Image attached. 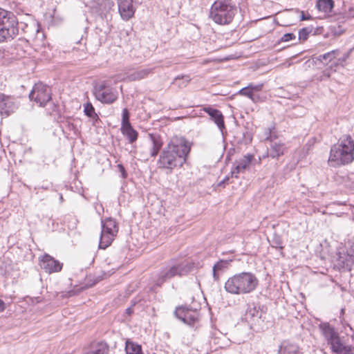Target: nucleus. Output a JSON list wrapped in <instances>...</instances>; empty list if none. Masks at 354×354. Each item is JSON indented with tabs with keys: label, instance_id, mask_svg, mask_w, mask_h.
<instances>
[{
	"label": "nucleus",
	"instance_id": "obj_1",
	"mask_svg": "<svg viewBox=\"0 0 354 354\" xmlns=\"http://www.w3.org/2000/svg\"><path fill=\"white\" fill-rule=\"evenodd\" d=\"M191 151V144L183 137H172L159 155L157 165L159 169L172 172L187 162Z\"/></svg>",
	"mask_w": 354,
	"mask_h": 354
},
{
	"label": "nucleus",
	"instance_id": "obj_2",
	"mask_svg": "<svg viewBox=\"0 0 354 354\" xmlns=\"http://www.w3.org/2000/svg\"><path fill=\"white\" fill-rule=\"evenodd\" d=\"M354 160V140L350 135H343L337 144L330 148L328 164L337 167L351 163Z\"/></svg>",
	"mask_w": 354,
	"mask_h": 354
},
{
	"label": "nucleus",
	"instance_id": "obj_3",
	"mask_svg": "<svg viewBox=\"0 0 354 354\" xmlns=\"http://www.w3.org/2000/svg\"><path fill=\"white\" fill-rule=\"evenodd\" d=\"M259 284L254 274L243 272L230 277L225 283V290L232 295H244L254 291Z\"/></svg>",
	"mask_w": 354,
	"mask_h": 354
},
{
	"label": "nucleus",
	"instance_id": "obj_4",
	"mask_svg": "<svg viewBox=\"0 0 354 354\" xmlns=\"http://www.w3.org/2000/svg\"><path fill=\"white\" fill-rule=\"evenodd\" d=\"M19 33L17 17L13 12L0 8V43L12 41Z\"/></svg>",
	"mask_w": 354,
	"mask_h": 354
},
{
	"label": "nucleus",
	"instance_id": "obj_5",
	"mask_svg": "<svg viewBox=\"0 0 354 354\" xmlns=\"http://www.w3.org/2000/svg\"><path fill=\"white\" fill-rule=\"evenodd\" d=\"M236 14V8L228 0L216 1L210 9V18L219 25H228Z\"/></svg>",
	"mask_w": 354,
	"mask_h": 354
},
{
	"label": "nucleus",
	"instance_id": "obj_6",
	"mask_svg": "<svg viewBox=\"0 0 354 354\" xmlns=\"http://www.w3.org/2000/svg\"><path fill=\"white\" fill-rule=\"evenodd\" d=\"M194 263L189 261H182L178 263H171L165 267L159 272L155 279V283L160 286L162 283L175 277L187 275L193 270Z\"/></svg>",
	"mask_w": 354,
	"mask_h": 354
},
{
	"label": "nucleus",
	"instance_id": "obj_7",
	"mask_svg": "<svg viewBox=\"0 0 354 354\" xmlns=\"http://www.w3.org/2000/svg\"><path fill=\"white\" fill-rule=\"evenodd\" d=\"M93 95L96 100L107 104L113 103L118 97V91L111 86L110 81L108 80L95 84L93 87Z\"/></svg>",
	"mask_w": 354,
	"mask_h": 354
},
{
	"label": "nucleus",
	"instance_id": "obj_8",
	"mask_svg": "<svg viewBox=\"0 0 354 354\" xmlns=\"http://www.w3.org/2000/svg\"><path fill=\"white\" fill-rule=\"evenodd\" d=\"M118 225L116 221L111 218H107L102 221V231L100 238L99 248L106 249L108 248L118 232Z\"/></svg>",
	"mask_w": 354,
	"mask_h": 354
},
{
	"label": "nucleus",
	"instance_id": "obj_9",
	"mask_svg": "<svg viewBox=\"0 0 354 354\" xmlns=\"http://www.w3.org/2000/svg\"><path fill=\"white\" fill-rule=\"evenodd\" d=\"M319 328L328 344L330 345L332 351L337 354H344L345 348L335 328L328 322L321 323Z\"/></svg>",
	"mask_w": 354,
	"mask_h": 354
},
{
	"label": "nucleus",
	"instance_id": "obj_10",
	"mask_svg": "<svg viewBox=\"0 0 354 354\" xmlns=\"http://www.w3.org/2000/svg\"><path fill=\"white\" fill-rule=\"evenodd\" d=\"M51 89L49 86L42 83H37L33 86L29 97L39 106H44L51 100Z\"/></svg>",
	"mask_w": 354,
	"mask_h": 354
},
{
	"label": "nucleus",
	"instance_id": "obj_11",
	"mask_svg": "<svg viewBox=\"0 0 354 354\" xmlns=\"http://www.w3.org/2000/svg\"><path fill=\"white\" fill-rule=\"evenodd\" d=\"M174 315L177 318L189 326H192L198 322L199 317V313L196 309L185 306L176 308Z\"/></svg>",
	"mask_w": 354,
	"mask_h": 354
},
{
	"label": "nucleus",
	"instance_id": "obj_12",
	"mask_svg": "<svg viewBox=\"0 0 354 354\" xmlns=\"http://www.w3.org/2000/svg\"><path fill=\"white\" fill-rule=\"evenodd\" d=\"M39 265L41 269L49 274L60 272L63 267L62 263L48 254H45L40 257Z\"/></svg>",
	"mask_w": 354,
	"mask_h": 354
},
{
	"label": "nucleus",
	"instance_id": "obj_13",
	"mask_svg": "<svg viewBox=\"0 0 354 354\" xmlns=\"http://www.w3.org/2000/svg\"><path fill=\"white\" fill-rule=\"evenodd\" d=\"M118 12L124 21L131 19L136 10V0H117Z\"/></svg>",
	"mask_w": 354,
	"mask_h": 354
},
{
	"label": "nucleus",
	"instance_id": "obj_14",
	"mask_svg": "<svg viewBox=\"0 0 354 354\" xmlns=\"http://www.w3.org/2000/svg\"><path fill=\"white\" fill-rule=\"evenodd\" d=\"M19 106L17 100L13 97L0 93V113L8 116L14 113Z\"/></svg>",
	"mask_w": 354,
	"mask_h": 354
},
{
	"label": "nucleus",
	"instance_id": "obj_15",
	"mask_svg": "<svg viewBox=\"0 0 354 354\" xmlns=\"http://www.w3.org/2000/svg\"><path fill=\"white\" fill-rule=\"evenodd\" d=\"M262 314V311L255 306L248 308L245 314V319L250 325L251 328L260 324Z\"/></svg>",
	"mask_w": 354,
	"mask_h": 354
},
{
	"label": "nucleus",
	"instance_id": "obj_16",
	"mask_svg": "<svg viewBox=\"0 0 354 354\" xmlns=\"http://www.w3.org/2000/svg\"><path fill=\"white\" fill-rule=\"evenodd\" d=\"M203 111L209 115L210 119L214 122L220 131L223 132V129H225V126L224 117L221 111L209 106L204 107Z\"/></svg>",
	"mask_w": 354,
	"mask_h": 354
},
{
	"label": "nucleus",
	"instance_id": "obj_17",
	"mask_svg": "<svg viewBox=\"0 0 354 354\" xmlns=\"http://www.w3.org/2000/svg\"><path fill=\"white\" fill-rule=\"evenodd\" d=\"M254 156L251 154H248L244 156L242 158L239 159L236 162V165L234 168V169L231 171V176L238 178V174L240 173H243L245 169H247L252 160H253Z\"/></svg>",
	"mask_w": 354,
	"mask_h": 354
},
{
	"label": "nucleus",
	"instance_id": "obj_18",
	"mask_svg": "<svg viewBox=\"0 0 354 354\" xmlns=\"http://www.w3.org/2000/svg\"><path fill=\"white\" fill-rule=\"evenodd\" d=\"M21 31L28 38V39H35L38 34H39V27L37 23L30 21L29 24L19 23Z\"/></svg>",
	"mask_w": 354,
	"mask_h": 354
},
{
	"label": "nucleus",
	"instance_id": "obj_19",
	"mask_svg": "<svg viewBox=\"0 0 354 354\" xmlns=\"http://www.w3.org/2000/svg\"><path fill=\"white\" fill-rule=\"evenodd\" d=\"M286 150V147L284 143L278 140H270L268 156L272 158H277L283 155Z\"/></svg>",
	"mask_w": 354,
	"mask_h": 354
},
{
	"label": "nucleus",
	"instance_id": "obj_20",
	"mask_svg": "<svg viewBox=\"0 0 354 354\" xmlns=\"http://www.w3.org/2000/svg\"><path fill=\"white\" fill-rule=\"evenodd\" d=\"M348 255H349V248L346 251L339 252L336 260L337 266L340 268L351 270L354 267V261L346 260Z\"/></svg>",
	"mask_w": 354,
	"mask_h": 354
},
{
	"label": "nucleus",
	"instance_id": "obj_21",
	"mask_svg": "<svg viewBox=\"0 0 354 354\" xmlns=\"http://www.w3.org/2000/svg\"><path fill=\"white\" fill-rule=\"evenodd\" d=\"M278 354H300V351L297 344L284 341L279 347Z\"/></svg>",
	"mask_w": 354,
	"mask_h": 354
},
{
	"label": "nucleus",
	"instance_id": "obj_22",
	"mask_svg": "<svg viewBox=\"0 0 354 354\" xmlns=\"http://www.w3.org/2000/svg\"><path fill=\"white\" fill-rule=\"evenodd\" d=\"M151 73H152L151 68H142V69L138 70V71H134V72L131 73V74H129L127 77V79L129 81L140 80H142V79L147 77V75Z\"/></svg>",
	"mask_w": 354,
	"mask_h": 354
},
{
	"label": "nucleus",
	"instance_id": "obj_23",
	"mask_svg": "<svg viewBox=\"0 0 354 354\" xmlns=\"http://www.w3.org/2000/svg\"><path fill=\"white\" fill-rule=\"evenodd\" d=\"M228 264L229 261L225 260H220L216 264H214L212 269V274L215 281L219 280V272H223L225 269H226Z\"/></svg>",
	"mask_w": 354,
	"mask_h": 354
},
{
	"label": "nucleus",
	"instance_id": "obj_24",
	"mask_svg": "<svg viewBox=\"0 0 354 354\" xmlns=\"http://www.w3.org/2000/svg\"><path fill=\"white\" fill-rule=\"evenodd\" d=\"M121 131L122 134L127 137L130 143H133L137 140L138 133L133 129L131 125L121 127Z\"/></svg>",
	"mask_w": 354,
	"mask_h": 354
},
{
	"label": "nucleus",
	"instance_id": "obj_25",
	"mask_svg": "<svg viewBox=\"0 0 354 354\" xmlns=\"http://www.w3.org/2000/svg\"><path fill=\"white\" fill-rule=\"evenodd\" d=\"M333 6V0H317V7L318 10L325 13L330 12Z\"/></svg>",
	"mask_w": 354,
	"mask_h": 354
},
{
	"label": "nucleus",
	"instance_id": "obj_26",
	"mask_svg": "<svg viewBox=\"0 0 354 354\" xmlns=\"http://www.w3.org/2000/svg\"><path fill=\"white\" fill-rule=\"evenodd\" d=\"M108 345L104 342H99L91 351L84 354H108Z\"/></svg>",
	"mask_w": 354,
	"mask_h": 354
},
{
	"label": "nucleus",
	"instance_id": "obj_27",
	"mask_svg": "<svg viewBox=\"0 0 354 354\" xmlns=\"http://www.w3.org/2000/svg\"><path fill=\"white\" fill-rule=\"evenodd\" d=\"M115 3L112 0H100L98 3L100 15H106L114 6Z\"/></svg>",
	"mask_w": 354,
	"mask_h": 354
},
{
	"label": "nucleus",
	"instance_id": "obj_28",
	"mask_svg": "<svg viewBox=\"0 0 354 354\" xmlns=\"http://www.w3.org/2000/svg\"><path fill=\"white\" fill-rule=\"evenodd\" d=\"M125 351L126 354H142L141 346L132 342L127 341Z\"/></svg>",
	"mask_w": 354,
	"mask_h": 354
},
{
	"label": "nucleus",
	"instance_id": "obj_29",
	"mask_svg": "<svg viewBox=\"0 0 354 354\" xmlns=\"http://www.w3.org/2000/svg\"><path fill=\"white\" fill-rule=\"evenodd\" d=\"M190 81L191 78L187 75L177 76L173 80L172 84L177 86L178 88H185Z\"/></svg>",
	"mask_w": 354,
	"mask_h": 354
},
{
	"label": "nucleus",
	"instance_id": "obj_30",
	"mask_svg": "<svg viewBox=\"0 0 354 354\" xmlns=\"http://www.w3.org/2000/svg\"><path fill=\"white\" fill-rule=\"evenodd\" d=\"M339 50H334L330 52L326 53L322 55L319 56V60L322 62H324V60L326 61V64H327L328 62L332 61L333 59H337V56L339 55Z\"/></svg>",
	"mask_w": 354,
	"mask_h": 354
},
{
	"label": "nucleus",
	"instance_id": "obj_31",
	"mask_svg": "<svg viewBox=\"0 0 354 354\" xmlns=\"http://www.w3.org/2000/svg\"><path fill=\"white\" fill-rule=\"evenodd\" d=\"M149 137L151 142V147L160 149L162 146V142L160 136L153 134H149Z\"/></svg>",
	"mask_w": 354,
	"mask_h": 354
},
{
	"label": "nucleus",
	"instance_id": "obj_32",
	"mask_svg": "<svg viewBox=\"0 0 354 354\" xmlns=\"http://www.w3.org/2000/svg\"><path fill=\"white\" fill-rule=\"evenodd\" d=\"M239 93L249 97L251 100H255V94L252 93V91H251L248 86L241 89Z\"/></svg>",
	"mask_w": 354,
	"mask_h": 354
},
{
	"label": "nucleus",
	"instance_id": "obj_33",
	"mask_svg": "<svg viewBox=\"0 0 354 354\" xmlns=\"http://www.w3.org/2000/svg\"><path fill=\"white\" fill-rule=\"evenodd\" d=\"M128 125H131L129 122V113L127 109L124 108L122 110V127H126Z\"/></svg>",
	"mask_w": 354,
	"mask_h": 354
},
{
	"label": "nucleus",
	"instance_id": "obj_34",
	"mask_svg": "<svg viewBox=\"0 0 354 354\" xmlns=\"http://www.w3.org/2000/svg\"><path fill=\"white\" fill-rule=\"evenodd\" d=\"M84 112L88 117L92 116L91 115L95 112V108L91 102H87L84 105Z\"/></svg>",
	"mask_w": 354,
	"mask_h": 354
},
{
	"label": "nucleus",
	"instance_id": "obj_35",
	"mask_svg": "<svg viewBox=\"0 0 354 354\" xmlns=\"http://www.w3.org/2000/svg\"><path fill=\"white\" fill-rule=\"evenodd\" d=\"M310 30L307 28H304L299 31V39L305 41L308 39V36L310 33Z\"/></svg>",
	"mask_w": 354,
	"mask_h": 354
},
{
	"label": "nucleus",
	"instance_id": "obj_36",
	"mask_svg": "<svg viewBox=\"0 0 354 354\" xmlns=\"http://www.w3.org/2000/svg\"><path fill=\"white\" fill-rule=\"evenodd\" d=\"M353 49H350L348 51L344 53L342 55H340V53H339V55L337 57V59L339 62L342 64L343 62H345L346 59L349 57L351 51Z\"/></svg>",
	"mask_w": 354,
	"mask_h": 354
},
{
	"label": "nucleus",
	"instance_id": "obj_37",
	"mask_svg": "<svg viewBox=\"0 0 354 354\" xmlns=\"http://www.w3.org/2000/svg\"><path fill=\"white\" fill-rule=\"evenodd\" d=\"M295 35L293 33H286L283 35L281 39V41H289L290 40L295 39Z\"/></svg>",
	"mask_w": 354,
	"mask_h": 354
},
{
	"label": "nucleus",
	"instance_id": "obj_38",
	"mask_svg": "<svg viewBox=\"0 0 354 354\" xmlns=\"http://www.w3.org/2000/svg\"><path fill=\"white\" fill-rule=\"evenodd\" d=\"M248 86L251 89V91H252V93H254V92L261 91L263 88V84H261L254 85L252 84H250L248 85Z\"/></svg>",
	"mask_w": 354,
	"mask_h": 354
},
{
	"label": "nucleus",
	"instance_id": "obj_39",
	"mask_svg": "<svg viewBox=\"0 0 354 354\" xmlns=\"http://www.w3.org/2000/svg\"><path fill=\"white\" fill-rule=\"evenodd\" d=\"M118 167L119 171L121 173L122 177L123 178H127V172H126V171H125V169H124V167H123V165H122L119 164V165H118Z\"/></svg>",
	"mask_w": 354,
	"mask_h": 354
},
{
	"label": "nucleus",
	"instance_id": "obj_40",
	"mask_svg": "<svg viewBox=\"0 0 354 354\" xmlns=\"http://www.w3.org/2000/svg\"><path fill=\"white\" fill-rule=\"evenodd\" d=\"M159 151L160 149L151 147L149 153L151 157H155L158 155Z\"/></svg>",
	"mask_w": 354,
	"mask_h": 354
},
{
	"label": "nucleus",
	"instance_id": "obj_41",
	"mask_svg": "<svg viewBox=\"0 0 354 354\" xmlns=\"http://www.w3.org/2000/svg\"><path fill=\"white\" fill-rule=\"evenodd\" d=\"M273 244H274V247L275 248H280V249H282L283 248V246L281 245V241L280 240L279 238H277L275 239L274 241H273Z\"/></svg>",
	"mask_w": 354,
	"mask_h": 354
},
{
	"label": "nucleus",
	"instance_id": "obj_42",
	"mask_svg": "<svg viewBox=\"0 0 354 354\" xmlns=\"http://www.w3.org/2000/svg\"><path fill=\"white\" fill-rule=\"evenodd\" d=\"M91 115L92 116H89V118L92 119L93 123L95 124L100 120L99 116L95 112H94Z\"/></svg>",
	"mask_w": 354,
	"mask_h": 354
},
{
	"label": "nucleus",
	"instance_id": "obj_43",
	"mask_svg": "<svg viewBox=\"0 0 354 354\" xmlns=\"http://www.w3.org/2000/svg\"><path fill=\"white\" fill-rule=\"evenodd\" d=\"M6 308L5 302L0 299V313L3 312Z\"/></svg>",
	"mask_w": 354,
	"mask_h": 354
},
{
	"label": "nucleus",
	"instance_id": "obj_44",
	"mask_svg": "<svg viewBox=\"0 0 354 354\" xmlns=\"http://www.w3.org/2000/svg\"><path fill=\"white\" fill-rule=\"evenodd\" d=\"M125 313L128 315H131L133 313V308L131 307L127 308Z\"/></svg>",
	"mask_w": 354,
	"mask_h": 354
},
{
	"label": "nucleus",
	"instance_id": "obj_45",
	"mask_svg": "<svg viewBox=\"0 0 354 354\" xmlns=\"http://www.w3.org/2000/svg\"><path fill=\"white\" fill-rule=\"evenodd\" d=\"M4 57V50L0 48V59Z\"/></svg>",
	"mask_w": 354,
	"mask_h": 354
},
{
	"label": "nucleus",
	"instance_id": "obj_46",
	"mask_svg": "<svg viewBox=\"0 0 354 354\" xmlns=\"http://www.w3.org/2000/svg\"><path fill=\"white\" fill-rule=\"evenodd\" d=\"M308 19V17H306L304 13L302 12L301 15V20L303 21V20H306Z\"/></svg>",
	"mask_w": 354,
	"mask_h": 354
},
{
	"label": "nucleus",
	"instance_id": "obj_47",
	"mask_svg": "<svg viewBox=\"0 0 354 354\" xmlns=\"http://www.w3.org/2000/svg\"><path fill=\"white\" fill-rule=\"evenodd\" d=\"M228 180H229V177L228 176L225 177V178L220 183V185L225 183Z\"/></svg>",
	"mask_w": 354,
	"mask_h": 354
},
{
	"label": "nucleus",
	"instance_id": "obj_48",
	"mask_svg": "<svg viewBox=\"0 0 354 354\" xmlns=\"http://www.w3.org/2000/svg\"><path fill=\"white\" fill-rule=\"evenodd\" d=\"M259 99V96L257 95H255V100H252V101L253 102H258Z\"/></svg>",
	"mask_w": 354,
	"mask_h": 354
},
{
	"label": "nucleus",
	"instance_id": "obj_49",
	"mask_svg": "<svg viewBox=\"0 0 354 354\" xmlns=\"http://www.w3.org/2000/svg\"><path fill=\"white\" fill-rule=\"evenodd\" d=\"M344 309H342V310H341V313H344Z\"/></svg>",
	"mask_w": 354,
	"mask_h": 354
}]
</instances>
